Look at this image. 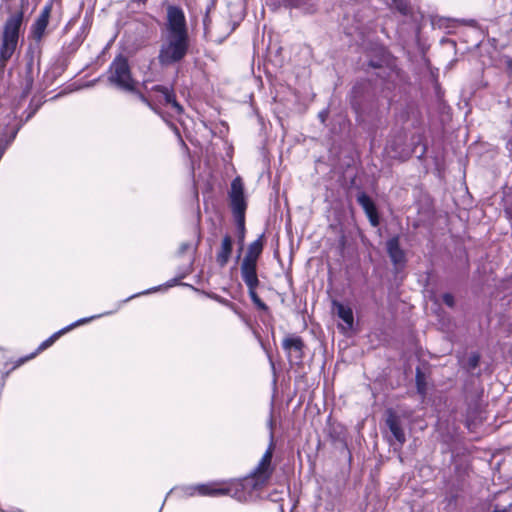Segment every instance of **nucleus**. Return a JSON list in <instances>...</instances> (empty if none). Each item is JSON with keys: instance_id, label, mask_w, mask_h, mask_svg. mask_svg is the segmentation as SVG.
<instances>
[{"instance_id": "nucleus-26", "label": "nucleus", "mask_w": 512, "mask_h": 512, "mask_svg": "<svg viewBox=\"0 0 512 512\" xmlns=\"http://www.w3.org/2000/svg\"><path fill=\"white\" fill-rule=\"evenodd\" d=\"M103 315H108V312H105V314H99V315H95V316H96V318H99V317H101Z\"/></svg>"}, {"instance_id": "nucleus-18", "label": "nucleus", "mask_w": 512, "mask_h": 512, "mask_svg": "<svg viewBox=\"0 0 512 512\" xmlns=\"http://www.w3.org/2000/svg\"><path fill=\"white\" fill-rule=\"evenodd\" d=\"M372 226L376 227L379 224V217L377 211L373 214L367 215Z\"/></svg>"}, {"instance_id": "nucleus-23", "label": "nucleus", "mask_w": 512, "mask_h": 512, "mask_svg": "<svg viewBox=\"0 0 512 512\" xmlns=\"http://www.w3.org/2000/svg\"><path fill=\"white\" fill-rule=\"evenodd\" d=\"M326 116H327V112L326 111H322V112L319 113V117H320L322 122L325 121Z\"/></svg>"}, {"instance_id": "nucleus-3", "label": "nucleus", "mask_w": 512, "mask_h": 512, "mask_svg": "<svg viewBox=\"0 0 512 512\" xmlns=\"http://www.w3.org/2000/svg\"><path fill=\"white\" fill-rule=\"evenodd\" d=\"M24 13L16 11L12 13L3 26L0 46V66L4 67L17 49L20 30L23 24Z\"/></svg>"}, {"instance_id": "nucleus-17", "label": "nucleus", "mask_w": 512, "mask_h": 512, "mask_svg": "<svg viewBox=\"0 0 512 512\" xmlns=\"http://www.w3.org/2000/svg\"><path fill=\"white\" fill-rule=\"evenodd\" d=\"M256 288L257 287L248 288L249 296L255 305H257L261 309H266V305L261 301V299L256 293Z\"/></svg>"}, {"instance_id": "nucleus-7", "label": "nucleus", "mask_w": 512, "mask_h": 512, "mask_svg": "<svg viewBox=\"0 0 512 512\" xmlns=\"http://www.w3.org/2000/svg\"><path fill=\"white\" fill-rule=\"evenodd\" d=\"M52 11V5H45L30 27V38L39 43L45 36Z\"/></svg>"}, {"instance_id": "nucleus-6", "label": "nucleus", "mask_w": 512, "mask_h": 512, "mask_svg": "<svg viewBox=\"0 0 512 512\" xmlns=\"http://www.w3.org/2000/svg\"><path fill=\"white\" fill-rule=\"evenodd\" d=\"M94 319H96V316L82 318V319H79L76 322H74V323L64 327L63 329L55 332L48 339H46L45 341H43L40 344V346L38 347V349H37V351L35 353H33L32 355H30L27 358H21V359L17 360V362L12 367V369H15V368L21 366L26 360L32 359L37 353H39V352L47 349L48 347H50L61 335L65 334L66 332L72 330L75 327H78L80 325L86 324V323H88V322H90V321H92Z\"/></svg>"}, {"instance_id": "nucleus-14", "label": "nucleus", "mask_w": 512, "mask_h": 512, "mask_svg": "<svg viewBox=\"0 0 512 512\" xmlns=\"http://www.w3.org/2000/svg\"><path fill=\"white\" fill-rule=\"evenodd\" d=\"M231 253H232V239L230 236L226 235L222 240L220 250L216 257L217 263L221 267L225 266L229 261Z\"/></svg>"}, {"instance_id": "nucleus-24", "label": "nucleus", "mask_w": 512, "mask_h": 512, "mask_svg": "<svg viewBox=\"0 0 512 512\" xmlns=\"http://www.w3.org/2000/svg\"><path fill=\"white\" fill-rule=\"evenodd\" d=\"M140 98H141V100H142L143 102L147 103V104H148L152 109H154V108L152 107V105L150 104V102L147 100V98H146L145 96L140 95Z\"/></svg>"}, {"instance_id": "nucleus-15", "label": "nucleus", "mask_w": 512, "mask_h": 512, "mask_svg": "<svg viewBox=\"0 0 512 512\" xmlns=\"http://www.w3.org/2000/svg\"><path fill=\"white\" fill-rule=\"evenodd\" d=\"M262 250L263 235H261L257 240L249 245L247 254L245 255L243 261L257 264L258 257L262 253Z\"/></svg>"}, {"instance_id": "nucleus-8", "label": "nucleus", "mask_w": 512, "mask_h": 512, "mask_svg": "<svg viewBox=\"0 0 512 512\" xmlns=\"http://www.w3.org/2000/svg\"><path fill=\"white\" fill-rule=\"evenodd\" d=\"M283 349L286 351L289 360L298 361L302 359L303 342L298 336H289L283 340Z\"/></svg>"}, {"instance_id": "nucleus-9", "label": "nucleus", "mask_w": 512, "mask_h": 512, "mask_svg": "<svg viewBox=\"0 0 512 512\" xmlns=\"http://www.w3.org/2000/svg\"><path fill=\"white\" fill-rule=\"evenodd\" d=\"M153 97L164 105H171L174 111L178 114L182 112V107L177 103L173 93L166 87L156 86L153 88Z\"/></svg>"}, {"instance_id": "nucleus-11", "label": "nucleus", "mask_w": 512, "mask_h": 512, "mask_svg": "<svg viewBox=\"0 0 512 512\" xmlns=\"http://www.w3.org/2000/svg\"><path fill=\"white\" fill-rule=\"evenodd\" d=\"M387 252L396 266H401L405 262V253L400 248L399 238L393 237L387 241Z\"/></svg>"}, {"instance_id": "nucleus-13", "label": "nucleus", "mask_w": 512, "mask_h": 512, "mask_svg": "<svg viewBox=\"0 0 512 512\" xmlns=\"http://www.w3.org/2000/svg\"><path fill=\"white\" fill-rule=\"evenodd\" d=\"M386 423L391 433L393 434L394 438L399 442L400 445H402L405 442L406 438L405 433L400 426L398 417L393 412H390L387 417Z\"/></svg>"}, {"instance_id": "nucleus-10", "label": "nucleus", "mask_w": 512, "mask_h": 512, "mask_svg": "<svg viewBox=\"0 0 512 512\" xmlns=\"http://www.w3.org/2000/svg\"><path fill=\"white\" fill-rule=\"evenodd\" d=\"M333 311L337 314V316L343 321V324L339 325V327L343 331L351 330L354 323L353 311L349 306L343 305L340 302H333Z\"/></svg>"}, {"instance_id": "nucleus-16", "label": "nucleus", "mask_w": 512, "mask_h": 512, "mask_svg": "<svg viewBox=\"0 0 512 512\" xmlns=\"http://www.w3.org/2000/svg\"><path fill=\"white\" fill-rule=\"evenodd\" d=\"M357 201L362 206L367 215L373 214L375 211H377L373 201L366 194L362 193L358 195Z\"/></svg>"}, {"instance_id": "nucleus-25", "label": "nucleus", "mask_w": 512, "mask_h": 512, "mask_svg": "<svg viewBox=\"0 0 512 512\" xmlns=\"http://www.w3.org/2000/svg\"><path fill=\"white\" fill-rule=\"evenodd\" d=\"M476 364H477V359H476V358H474V359H473V361H472V365H473V366H476Z\"/></svg>"}, {"instance_id": "nucleus-20", "label": "nucleus", "mask_w": 512, "mask_h": 512, "mask_svg": "<svg viewBox=\"0 0 512 512\" xmlns=\"http://www.w3.org/2000/svg\"><path fill=\"white\" fill-rule=\"evenodd\" d=\"M393 3L399 11L406 13V6L403 4L402 0H393Z\"/></svg>"}, {"instance_id": "nucleus-22", "label": "nucleus", "mask_w": 512, "mask_h": 512, "mask_svg": "<svg viewBox=\"0 0 512 512\" xmlns=\"http://www.w3.org/2000/svg\"><path fill=\"white\" fill-rule=\"evenodd\" d=\"M239 230H240V237H239V240H240V243L241 245L243 244V241H244V228L242 229L239 225Z\"/></svg>"}, {"instance_id": "nucleus-12", "label": "nucleus", "mask_w": 512, "mask_h": 512, "mask_svg": "<svg viewBox=\"0 0 512 512\" xmlns=\"http://www.w3.org/2000/svg\"><path fill=\"white\" fill-rule=\"evenodd\" d=\"M255 263H249L243 261L241 264V275L242 279L248 288L257 287L259 284Z\"/></svg>"}, {"instance_id": "nucleus-4", "label": "nucleus", "mask_w": 512, "mask_h": 512, "mask_svg": "<svg viewBox=\"0 0 512 512\" xmlns=\"http://www.w3.org/2000/svg\"><path fill=\"white\" fill-rule=\"evenodd\" d=\"M108 80L119 89L132 92L136 88L137 82L132 78L127 60L119 56L111 63Z\"/></svg>"}, {"instance_id": "nucleus-21", "label": "nucleus", "mask_w": 512, "mask_h": 512, "mask_svg": "<svg viewBox=\"0 0 512 512\" xmlns=\"http://www.w3.org/2000/svg\"><path fill=\"white\" fill-rule=\"evenodd\" d=\"M157 290H158V288H152V289L146 290V291H144V292H141V293H138V294L132 295V296H131V297H129L126 301H128V300H130V299H132V298H135V297H137V296H139V295L149 294V293L154 292V291H157Z\"/></svg>"}, {"instance_id": "nucleus-2", "label": "nucleus", "mask_w": 512, "mask_h": 512, "mask_svg": "<svg viewBox=\"0 0 512 512\" xmlns=\"http://www.w3.org/2000/svg\"><path fill=\"white\" fill-rule=\"evenodd\" d=\"M189 36L183 11L175 6L167 9V21L161 34L158 60L161 65H171L181 61L187 54Z\"/></svg>"}, {"instance_id": "nucleus-5", "label": "nucleus", "mask_w": 512, "mask_h": 512, "mask_svg": "<svg viewBox=\"0 0 512 512\" xmlns=\"http://www.w3.org/2000/svg\"><path fill=\"white\" fill-rule=\"evenodd\" d=\"M229 196L237 225H239L243 229L245 220L246 200L244 196L243 183L240 178L237 177L232 181Z\"/></svg>"}, {"instance_id": "nucleus-1", "label": "nucleus", "mask_w": 512, "mask_h": 512, "mask_svg": "<svg viewBox=\"0 0 512 512\" xmlns=\"http://www.w3.org/2000/svg\"><path fill=\"white\" fill-rule=\"evenodd\" d=\"M272 455L273 443L271 442L251 475L225 485L207 483L187 486L183 489L184 494L187 496L196 494L202 496L231 495L239 501H247L253 498L254 492L259 490L270 478Z\"/></svg>"}, {"instance_id": "nucleus-19", "label": "nucleus", "mask_w": 512, "mask_h": 512, "mask_svg": "<svg viewBox=\"0 0 512 512\" xmlns=\"http://www.w3.org/2000/svg\"><path fill=\"white\" fill-rule=\"evenodd\" d=\"M443 301L446 305L452 307L454 305V298L451 294H444Z\"/></svg>"}]
</instances>
